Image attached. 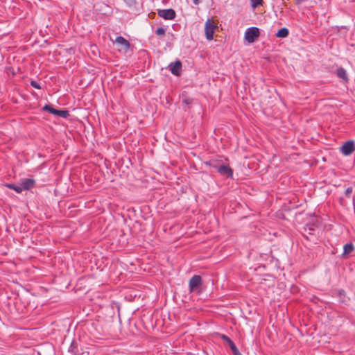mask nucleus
Masks as SVG:
<instances>
[{
    "mask_svg": "<svg viewBox=\"0 0 355 355\" xmlns=\"http://www.w3.org/2000/svg\"><path fill=\"white\" fill-rule=\"evenodd\" d=\"M202 286V278L200 275H193L189 280V291L190 293H200Z\"/></svg>",
    "mask_w": 355,
    "mask_h": 355,
    "instance_id": "f257e3e1",
    "label": "nucleus"
},
{
    "mask_svg": "<svg viewBox=\"0 0 355 355\" xmlns=\"http://www.w3.org/2000/svg\"><path fill=\"white\" fill-rule=\"evenodd\" d=\"M207 164L209 165L210 166L215 168L217 169L218 172L223 176H226L227 178H232L233 177V171L232 169L227 165H220L219 166H217L215 164L212 162L207 163Z\"/></svg>",
    "mask_w": 355,
    "mask_h": 355,
    "instance_id": "f03ea898",
    "label": "nucleus"
},
{
    "mask_svg": "<svg viewBox=\"0 0 355 355\" xmlns=\"http://www.w3.org/2000/svg\"><path fill=\"white\" fill-rule=\"evenodd\" d=\"M259 29L257 27L248 28L245 32V40L249 43H252L259 36Z\"/></svg>",
    "mask_w": 355,
    "mask_h": 355,
    "instance_id": "7ed1b4c3",
    "label": "nucleus"
},
{
    "mask_svg": "<svg viewBox=\"0 0 355 355\" xmlns=\"http://www.w3.org/2000/svg\"><path fill=\"white\" fill-rule=\"evenodd\" d=\"M218 28V26L211 21L208 19L205 24V33L206 39L209 41L213 40L214 31Z\"/></svg>",
    "mask_w": 355,
    "mask_h": 355,
    "instance_id": "20e7f679",
    "label": "nucleus"
},
{
    "mask_svg": "<svg viewBox=\"0 0 355 355\" xmlns=\"http://www.w3.org/2000/svg\"><path fill=\"white\" fill-rule=\"evenodd\" d=\"M157 15L166 20L174 19L176 16L175 11L172 8L158 10Z\"/></svg>",
    "mask_w": 355,
    "mask_h": 355,
    "instance_id": "39448f33",
    "label": "nucleus"
},
{
    "mask_svg": "<svg viewBox=\"0 0 355 355\" xmlns=\"http://www.w3.org/2000/svg\"><path fill=\"white\" fill-rule=\"evenodd\" d=\"M354 142L349 140L340 147V152L345 156L351 155L354 151Z\"/></svg>",
    "mask_w": 355,
    "mask_h": 355,
    "instance_id": "423d86ee",
    "label": "nucleus"
},
{
    "mask_svg": "<svg viewBox=\"0 0 355 355\" xmlns=\"http://www.w3.org/2000/svg\"><path fill=\"white\" fill-rule=\"evenodd\" d=\"M68 352L73 355H82L83 350L79 347V342L73 339L69 347Z\"/></svg>",
    "mask_w": 355,
    "mask_h": 355,
    "instance_id": "0eeeda50",
    "label": "nucleus"
},
{
    "mask_svg": "<svg viewBox=\"0 0 355 355\" xmlns=\"http://www.w3.org/2000/svg\"><path fill=\"white\" fill-rule=\"evenodd\" d=\"M168 68L172 74L175 76H180L182 71V62L180 60L171 62L169 64Z\"/></svg>",
    "mask_w": 355,
    "mask_h": 355,
    "instance_id": "6e6552de",
    "label": "nucleus"
},
{
    "mask_svg": "<svg viewBox=\"0 0 355 355\" xmlns=\"http://www.w3.org/2000/svg\"><path fill=\"white\" fill-rule=\"evenodd\" d=\"M220 338L227 342L229 347H230L232 353L234 355H242L241 353L239 351L238 348L236 347V345L234 343V342L226 335L222 334L220 336Z\"/></svg>",
    "mask_w": 355,
    "mask_h": 355,
    "instance_id": "1a4fd4ad",
    "label": "nucleus"
},
{
    "mask_svg": "<svg viewBox=\"0 0 355 355\" xmlns=\"http://www.w3.org/2000/svg\"><path fill=\"white\" fill-rule=\"evenodd\" d=\"M115 43L124 51H127L130 47V42L122 36L116 37L115 39Z\"/></svg>",
    "mask_w": 355,
    "mask_h": 355,
    "instance_id": "9d476101",
    "label": "nucleus"
},
{
    "mask_svg": "<svg viewBox=\"0 0 355 355\" xmlns=\"http://www.w3.org/2000/svg\"><path fill=\"white\" fill-rule=\"evenodd\" d=\"M336 76L344 82L347 83L349 81V78L347 76V71L342 67L337 68L336 69Z\"/></svg>",
    "mask_w": 355,
    "mask_h": 355,
    "instance_id": "9b49d317",
    "label": "nucleus"
},
{
    "mask_svg": "<svg viewBox=\"0 0 355 355\" xmlns=\"http://www.w3.org/2000/svg\"><path fill=\"white\" fill-rule=\"evenodd\" d=\"M34 184L35 180L33 179L24 178L21 180V187L23 188V190H29L33 187Z\"/></svg>",
    "mask_w": 355,
    "mask_h": 355,
    "instance_id": "f8f14e48",
    "label": "nucleus"
},
{
    "mask_svg": "<svg viewBox=\"0 0 355 355\" xmlns=\"http://www.w3.org/2000/svg\"><path fill=\"white\" fill-rule=\"evenodd\" d=\"M354 250V246L352 243H346L343 247V252L342 256L343 257H346L347 254L353 252Z\"/></svg>",
    "mask_w": 355,
    "mask_h": 355,
    "instance_id": "ddd939ff",
    "label": "nucleus"
},
{
    "mask_svg": "<svg viewBox=\"0 0 355 355\" xmlns=\"http://www.w3.org/2000/svg\"><path fill=\"white\" fill-rule=\"evenodd\" d=\"M288 29L287 28L283 27L277 31V33L275 34V36L279 38H285L288 35Z\"/></svg>",
    "mask_w": 355,
    "mask_h": 355,
    "instance_id": "4468645a",
    "label": "nucleus"
},
{
    "mask_svg": "<svg viewBox=\"0 0 355 355\" xmlns=\"http://www.w3.org/2000/svg\"><path fill=\"white\" fill-rule=\"evenodd\" d=\"M5 187H6L8 189L15 191L17 193H20L23 191V188L21 187V185L19 186V185H16L15 184L6 183V184H5Z\"/></svg>",
    "mask_w": 355,
    "mask_h": 355,
    "instance_id": "2eb2a0df",
    "label": "nucleus"
},
{
    "mask_svg": "<svg viewBox=\"0 0 355 355\" xmlns=\"http://www.w3.org/2000/svg\"><path fill=\"white\" fill-rule=\"evenodd\" d=\"M42 110L46 111L53 115L57 116L58 113V110L53 108L51 105L46 104L43 107Z\"/></svg>",
    "mask_w": 355,
    "mask_h": 355,
    "instance_id": "dca6fc26",
    "label": "nucleus"
},
{
    "mask_svg": "<svg viewBox=\"0 0 355 355\" xmlns=\"http://www.w3.org/2000/svg\"><path fill=\"white\" fill-rule=\"evenodd\" d=\"M69 112L68 110H58V116L60 117H62V118H64V119H67L69 116Z\"/></svg>",
    "mask_w": 355,
    "mask_h": 355,
    "instance_id": "f3484780",
    "label": "nucleus"
},
{
    "mask_svg": "<svg viewBox=\"0 0 355 355\" xmlns=\"http://www.w3.org/2000/svg\"><path fill=\"white\" fill-rule=\"evenodd\" d=\"M250 1H251V6L253 8H255L257 6H261L263 2L262 0H250Z\"/></svg>",
    "mask_w": 355,
    "mask_h": 355,
    "instance_id": "a211bd4d",
    "label": "nucleus"
},
{
    "mask_svg": "<svg viewBox=\"0 0 355 355\" xmlns=\"http://www.w3.org/2000/svg\"><path fill=\"white\" fill-rule=\"evenodd\" d=\"M155 33L159 36H163L165 35V29L162 27H159L155 31Z\"/></svg>",
    "mask_w": 355,
    "mask_h": 355,
    "instance_id": "6ab92c4d",
    "label": "nucleus"
},
{
    "mask_svg": "<svg viewBox=\"0 0 355 355\" xmlns=\"http://www.w3.org/2000/svg\"><path fill=\"white\" fill-rule=\"evenodd\" d=\"M31 85L35 89H41L40 85L35 80H31Z\"/></svg>",
    "mask_w": 355,
    "mask_h": 355,
    "instance_id": "aec40b11",
    "label": "nucleus"
},
{
    "mask_svg": "<svg viewBox=\"0 0 355 355\" xmlns=\"http://www.w3.org/2000/svg\"><path fill=\"white\" fill-rule=\"evenodd\" d=\"M352 193V188L348 187V188H347V189L345 191V195L346 197L349 198Z\"/></svg>",
    "mask_w": 355,
    "mask_h": 355,
    "instance_id": "412c9836",
    "label": "nucleus"
},
{
    "mask_svg": "<svg viewBox=\"0 0 355 355\" xmlns=\"http://www.w3.org/2000/svg\"><path fill=\"white\" fill-rule=\"evenodd\" d=\"M191 98H186L183 100V103L187 104V105H189L190 103H191Z\"/></svg>",
    "mask_w": 355,
    "mask_h": 355,
    "instance_id": "4be33fe9",
    "label": "nucleus"
},
{
    "mask_svg": "<svg viewBox=\"0 0 355 355\" xmlns=\"http://www.w3.org/2000/svg\"><path fill=\"white\" fill-rule=\"evenodd\" d=\"M193 2L195 5H198L200 3V0H193Z\"/></svg>",
    "mask_w": 355,
    "mask_h": 355,
    "instance_id": "5701e85b",
    "label": "nucleus"
},
{
    "mask_svg": "<svg viewBox=\"0 0 355 355\" xmlns=\"http://www.w3.org/2000/svg\"><path fill=\"white\" fill-rule=\"evenodd\" d=\"M343 293H344V291H340L339 292V294H340V295H343Z\"/></svg>",
    "mask_w": 355,
    "mask_h": 355,
    "instance_id": "b1692460",
    "label": "nucleus"
}]
</instances>
